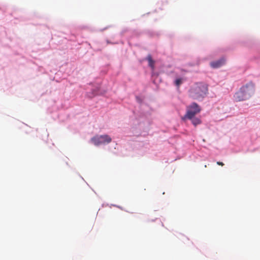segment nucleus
Here are the masks:
<instances>
[{"instance_id":"1","label":"nucleus","mask_w":260,"mask_h":260,"mask_svg":"<svg viewBox=\"0 0 260 260\" xmlns=\"http://www.w3.org/2000/svg\"><path fill=\"white\" fill-rule=\"evenodd\" d=\"M208 92L207 84L198 82L193 84L188 91V95L194 100H200L203 99Z\"/></svg>"},{"instance_id":"2","label":"nucleus","mask_w":260,"mask_h":260,"mask_svg":"<svg viewBox=\"0 0 260 260\" xmlns=\"http://www.w3.org/2000/svg\"><path fill=\"white\" fill-rule=\"evenodd\" d=\"M254 92V85L252 82H249L242 86L240 90L235 93L234 99L236 102H241L250 98Z\"/></svg>"},{"instance_id":"3","label":"nucleus","mask_w":260,"mask_h":260,"mask_svg":"<svg viewBox=\"0 0 260 260\" xmlns=\"http://www.w3.org/2000/svg\"><path fill=\"white\" fill-rule=\"evenodd\" d=\"M201 111V108L196 103H193L187 107V111L185 115L182 118V119L185 120L187 119L192 118L193 117Z\"/></svg>"},{"instance_id":"4","label":"nucleus","mask_w":260,"mask_h":260,"mask_svg":"<svg viewBox=\"0 0 260 260\" xmlns=\"http://www.w3.org/2000/svg\"><path fill=\"white\" fill-rule=\"evenodd\" d=\"M91 141L96 146L111 142V138L107 135L96 136L91 138Z\"/></svg>"},{"instance_id":"5","label":"nucleus","mask_w":260,"mask_h":260,"mask_svg":"<svg viewBox=\"0 0 260 260\" xmlns=\"http://www.w3.org/2000/svg\"><path fill=\"white\" fill-rule=\"evenodd\" d=\"M224 59L221 58L218 60L211 62L210 63V65L213 68H218L222 66L223 64H224Z\"/></svg>"},{"instance_id":"6","label":"nucleus","mask_w":260,"mask_h":260,"mask_svg":"<svg viewBox=\"0 0 260 260\" xmlns=\"http://www.w3.org/2000/svg\"><path fill=\"white\" fill-rule=\"evenodd\" d=\"M147 59L148 61L149 66L151 67L152 70L154 69V61L152 59L150 55H148L147 57Z\"/></svg>"},{"instance_id":"7","label":"nucleus","mask_w":260,"mask_h":260,"mask_svg":"<svg viewBox=\"0 0 260 260\" xmlns=\"http://www.w3.org/2000/svg\"><path fill=\"white\" fill-rule=\"evenodd\" d=\"M191 120V122L193 125L196 126L197 125L201 123V120L200 118L196 117L195 116L193 117L192 118L189 119Z\"/></svg>"},{"instance_id":"8","label":"nucleus","mask_w":260,"mask_h":260,"mask_svg":"<svg viewBox=\"0 0 260 260\" xmlns=\"http://www.w3.org/2000/svg\"><path fill=\"white\" fill-rule=\"evenodd\" d=\"M182 81L183 79L182 78H178L175 81V84L177 86L179 87L182 83Z\"/></svg>"},{"instance_id":"9","label":"nucleus","mask_w":260,"mask_h":260,"mask_svg":"<svg viewBox=\"0 0 260 260\" xmlns=\"http://www.w3.org/2000/svg\"><path fill=\"white\" fill-rule=\"evenodd\" d=\"M216 164H217L218 165H219V166H224V164H223L222 162L217 161V162H216Z\"/></svg>"}]
</instances>
